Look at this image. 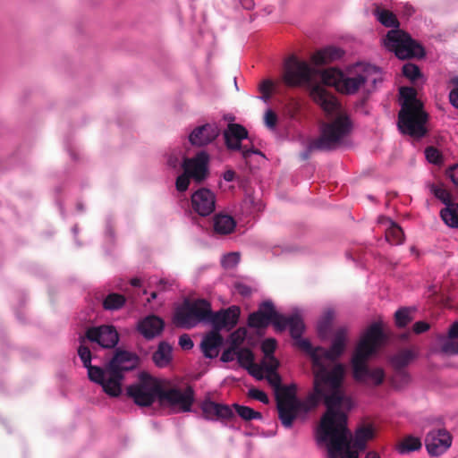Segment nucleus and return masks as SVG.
<instances>
[{
	"instance_id": "1",
	"label": "nucleus",
	"mask_w": 458,
	"mask_h": 458,
	"mask_svg": "<svg viewBox=\"0 0 458 458\" xmlns=\"http://www.w3.org/2000/svg\"><path fill=\"white\" fill-rule=\"evenodd\" d=\"M281 324L284 327L276 331L281 333L289 327L295 344L310 357L314 376V393L310 400L313 405L318 404L321 400L327 404L329 411L323 420V427H326L332 416V406L342 400L338 389L344 383L346 370L345 366L338 360L346 349L348 328L346 327L337 328L330 347L327 349L322 346L313 347L308 339L301 338L305 326L299 315L290 317L283 315Z\"/></svg>"
},
{
	"instance_id": "2",
	"label": "nucleus",
	"mask_w": 458,
	"mask_h": 458,
	"mask_svg": "<svg viewBox=\"0 0 458 458\" xmlns=\"http://www.w3.org/2000/svg\"><path fill=\"white\" fill-rule=\"evenodd\" d=\"M343 384L338 392L342 400L332 406V416L326 427L323 420L329 411L327 404L324 402L327 411L320 420L317 429V441L325 444L327 449V458H359V451H363L368 441L374 437V428L370 424L359 426L354 437L347 428L346 411L352 408V400L343 392Z\"/></svg>"
},
{
	"instance_id": "3",
	"label": "nucleus",
	"mask_w": 458,
	"mask_h": 458,
	"mask_svg": "<svg viewBox=\"0 0 458 458\" xmlns=\"http://www.w3.org/2000/svg\"><path fill=\"white\" fill-rule=\"evenodd\" d=\"M78 355L88 370L89 380L100 385L104 393L110 397L121 395L124 373L136 369L140 362L135 353L116 349L112 359L104 367L93 366L91 352L84 345V339L78 348Z\"/></svg>"
},
{
	"instance_id": "4",
	"label": "nucleus",
	"mask_w": 458,
	"mask_h": 458,
	"mask_svg": "<svg viewBox=\"0 0 458 458\" xmlns=\"http://www.w3.org/2000/svg\"><path fill=\"white\" fill-rule=\"evenodd\" d=\"M126 394L140 407H149L158 399L161 403L178 406L182 412L190 411L194 401V393L191 387L184 392L175 388L165 389L158 378L147 372H140L137 381L126 387Z\"/></svg>"
},
{
	"instance_id": "5",
	"label": "nucleus",
	"mask_w": 458,
	"mask_h": 458,
	"mask_svg": "<svg viewBox=\"0 0 458 458\" xmlns=\"http://www.w3.org/2000/svg\"><path fill=\"white\" fill-rule=\"evenodd\" d=\"M375 71L372 65L357 64L347 73L337 68L325 69L320 77L325 85L335 87L342 94L352 95L369 80Z\"/></svg>"
},
{
	"instance_id": "6",
	"label": "nucleus",
	"mask_w": 458,
	"mask_h": 458,
	"mask_svg": "<svg viewBox=\"0 0 458 458\" xmlns=\"http://www.w3.org/2000/svg\"><path fill=\"white\" fill-rule=\"evenodd\" d=\"M268 374V382L275 388L278 418L284 428H290L300 412H306L309 408L297 397L294 385L282 386L281 377L277 373Z\"/></svg>"
},
{
	"instance_id": "7",
	"label": "nucleus",
	"mask_w": 458,
	"mask_h": 458,
	"mask_svg": "<svg viewBox=\"0 0 458 458\" xmlns=\"http://www.w3.org/2000/svg\"><path fill=\"white\" fill-rule=\"evenodd\" d=\"M320 134L310 141L305 158L313 151H332L339 148L352 131V122L346 114H340L333 121L322 123Z\"/></svg>"
},
{
	"instance_id": "8",
	"label": "nucleus",
	"mask_w": 458,
	"mask_h": 458,
	"mask_svg": "<svg viewBox=\"0 0 458 458\" xmlns=\"http://www.w3.org/2000/svg\"><path fill=\"white\" fill-rule=\"evenodd\" d=\"M211 303L206 299H185L175 309L173 322L177 327L191 329L199 323H208Z\"/></svg>"
},
{
	"instance_id": "9",
	"label": "nucleus",
	"mask_w": 458,
	"mask_h": 458,
	"mask_svg": "<svg viewBox=\"0 0 458 458\" xmlns=\"http://www.w3.org/2000/svg\"><path fill=\"white\" fill-rule=\"evenodd\" d=\"M383 42L385 47L399 59L421 58L425 55L423 47L399 28L390 30Z\"/></svg>"
},
{
	"instance_id": "10",
	"label": "nucleus",
	"mask_w": 458,
	"mask_h": 458,
	"mask_svg": "<svg viewBox=\"0 0 458 458\" xmlns=\"http://www.w3.org/2000/svg\"><path fill=\"white\" fill-rule=\"evenodd\" d=\"M428 120V114L424 111L423 107L417 108L405 105L402 107L398 114V129L400 131L408 135L414 140L424 138L428 130L426 123Z\"/></svg>"
},
{
	"instance_id": "11",
	"label": "nucleus",
	"mask_w": 458,
	"mask_h": 458,
	"mask_svg": "<svg viewBox=\"0 0 458 458\" xmlns=\"http://www.w3.org/2000/svg\"><path fill=\"white\" fill-rule=\"evenodd\" d=\"M386 336L383 332L380 322L372 323L365 330L358 343L353 356L356 359L370 358L386 341Z\"/></svg>"
},
{
	"instance_id": "12",
	"label": "nucleus",
	"mask_w": 458,
	"mask_h": 458,
	"mask_svg": "<svg viewBox=\"0 0 458 458\" xmlns=\"http://www.w3.org/2000/svg\"><path fill=\"white\" fill-rule=\"evenodd\" d=\"M313 71L305 61L291 55L285 60L283 81L288 87L293 88L311 81Z\"/></svg>"
},
{
	"instance_id": "13",
	"label": "nucleus",
	"mask_w": 458,
	"mask_h": 458,
	"mask_svg": "<svg viewBox=\"0 0 458 458\" xmlns=\"http://www.w3.org/2000/svg\"><path fill=\"white\" fill-rule=\"evenodd\" d=\"M283 315L276 310L271 301H265L259 304V309L250 313L248 318V326L252 328L264 329L272 324L276 329H282L284 325Z\"/></svg>"
},
{
	"instance_id": "14",
	"label": "nucleus",
	"mask_w": 458,
	"mask_h": 458,
	"mask_svg": "<svg viewBox=\"0 0 458 458\" xmlns=\"http://www.w3.org/2000/svg\"><path fill=\"white\" fill-rule=\"evenodd\" d=\"M249 132L246 128L239 123H228L224 131L225 144L229 150H240L243 158H248L252 154H261L259 149L251 145H242V140L248 139Z\"/></svg>"
},
{
	"instance_id": "15",
	"label": "nucleus",
	"mask_w": 458,
	"mask_h": 458,
	"mask_svg": "<svg viewBox=\"0 0 458 458\" xmlns=\"http://www.w3.org/2000/svg\"><path fill=\"white\" fill-rule=\"evenodd\" d=\"M84 339V345L86 341L97 343L103 348L112 349L116 346L119 342V334L113 326L102 325L99 327H89L84 336L80 337V346L81 340Z\"/></svg>"
},
{
	"instance_id": "16",
	"label": "nucleus",
	"mask_w": 458,
	"mask_h": 458,
	"mask_svg": "<svg viewBox=\"0 0 458 458\" xmlns=\"http://www.w3.org/2000/svg\"><path fill=\"white\" fill-rule=\"evenodd\" d=\"M208 164L209 155L202 150L193 157H183L182 168L195 182L201 183L209 175Z\"/></svg>"
},
{
	"instance_id": "17",
	"label": "nucleus",
	"mask_w": 458,
	"mask_h": 458,
	"mask_svg": "<svg viewBox=\"0 0 458 458\" xmlns=\"http://www.w3.org/2000/svg\"><path fill=\"white\" fill-rule=\"evenodd\" d=\"M369 358L356 359L352 358V373L356 381L360 383H368L369 380L374 386L381 385L385 380V371L381 368L369 369L367 361Z\"/></svg>"
},
{
	"instance_id": "18",
	"label": "nucleus",
	"mask_w": 458,
	"mask_h": 458,
	"mask_svg": "<svg viewBox=\"0 0 458 458\" xmlns=\"http://www.w3.org/2000/svg\"><path fill=\"white\" fill-rule=\"evenodd\" d=\"M453 437L445 428L430 430L425 437V446L432 456L445 453L452 445Z\"/></svg>"
},
{
	"instance_id": "19",
	"label": "nucleus",
	"mask_w": 458,
	"mask_h": 458,
	"mask_svg": "<svg viewBox=\"0 0 458 458\" xmlns=\"http://www.w3.org/2000/svg\"><path fill=\"white\" fill-rule=\"evenodd\" d=\"M240 314V308L234 305L216 312L211 310L208 323L218 332L224 328L230 330L237 325Z\"/></svg>"
},
{
	"instance_id": "20",
	"label": "nucleus",
	"mask_w": 458,
	"mask_h": 458,
	"mask_svg": "<svg viewBox=\"0 0 458 458\" xmlns=\"http://www.w3.org/2000/svg\"><path fill=\"white\" fill-rule=\"evenodd\" d=\"M193 210L201 216L210 215L216 208V196L207 188L194 191L191 198Z\"/></svg>"
},
{
	"instance_id": "21",
	"label": "nucleus",
	"mask_w": 458,
	"mask_h": 458,
	"mask_svg": "<svg viewBox=\"0 0 458 458\" xmlns=\"http://www.w3.org/2000/svg\"><path fill=\"white\" fill-rule=\"evenodd\" d=\"M202 416L208 420H229L234 417L232 408L227 404L217 403L210 399L200 404Z\"/></svg>"
},
{
	"instance_id": "22",
	"label": "nucleus",
	"mask_w": 458,
	"mask_h": 458,
	"mask_svg": "<svg viewBox=\"0 0 458 458\" xmlns=\"http://www.w3.org/2000/svg\"><path fill=\"white\" fill-rule=\"evenodd\" d=\"M310 98L318 104L327 115H333L339 108L336 98L321 85H315L310 92Z\"/></svg>"
},
{
	"instance_id": "23",
	"label": "nucleus",
	"mask_w": 458,
	"mask_h": 458,
	"mask_svg": "<svg viewBox=\"0 0 458 458\" xmlns=\"http://www.w3.org/2000/svg\"><path fill=\"white\" fill-rule=\"evenodd\" d=\"M136 328L145 339L151 340L162 334L165 321L160 317L151 314L140 319Z\"/></svg>"
},
{
	"instance_id": "24",
	"label": "nucleus",
	"mask_w": 458,
	"mask_h": 458,
	"mask_svg": "<svg viewBox=\"0 0 458 458\" xmlns=\"http://www.w3.org/2000/svg\"><path fill=\"white\" fill-rule=\"evenodd\" d=\"M219 135V129L216 124L206 123L196 127L189 135V141L192 146L203 147L213 142Z\"/></svg>"
},
{
	"instance_id": "25",
	"label": "nucleus",
	"mask_w": 458,
	"mask_h": 458,
	"mask_svg": "<svg viewBox=\"0 0 458 458\" xmlns=\"http://www.w3.org/2000/svg\"><path fill=\"white\" fill-rule=\"evenodd\" d=\"M224 338L220 332L212 329L200 344L201 351L206 358L213 359L218 355V349L223 344Z\"/></svg>"
},
{
	"instance_id": "26",
	"label": "nucleus",
	"mask_w": 458,
	"mask_h": 458,
	"mask_svg": "<svg viewBox=\"0 0 458 458\" xmlns=\"http://www.w3.org/2000/svg\"><path fill=\"white\" fill-rule=\"evenodd\" d=\"M344 51L335 46H328L316 51L310 57L315 65H325L341 59Z\"/></svg>"
},
{
	"instance_id": "27",
	"label": "nucleus",
	"mask_w": 458,
	"mask_h": 458,
	"mask_svg": "<svg viewBox=\"0 0 458 458\" xmlns=\"http://www.w3.org/2000/svg\"><path fill=\"white\" fill-rule=\"evenodd\" d=\"M237 360L241 367L246 369L249 373L256 377H261L259 375L260 369L254 363V354L249 348H241L237 351Z\"/></svg>"
},
{
	"instance_id": "28",
	"label": "nucleus",
	"mask_w": 458,
	"mask_h": 458,
	"mask_svg": "<svg viewBox=\"0 0 458 458\" xmlns=\"http://www.w3.org/2000/svg\"><path fill=\"white\" fill-rule=\"evenodd\" d=\"M236 226L234 218L225 214H216L213 218V228L216 233L226 235L233 232Z\"/></svg>"
},
{
	"instance_id": "29",
	"label": "nucleus",
	"mask_w": 458,
	"mask_h": 458,
	"mask_svg": "<svg viewBox=\"0 0 458 458\" xmlns=\"http://www.w3.org/2000/svg\"><path fill=\"white\" fill-rule=\"evenodd\" d=\"M416 356V352L412 350L403 349L390 358V363L395 370L400 371L408 366Z\"/></svg>"
},
{
	"instance_id": "30",
	"label": "nucleus",
	"mask_w": 458,
	"mask_h": 458,
	"mask_svg": "<svg viewBox=\"0 0 458 458\" xmlns=\"http://www.w3.org/2000/svg\"><path fill=\"white\" fill-rule=\"evenodd\" d=\"M152 360L159 368L167 366L172 360V347L166 342H160L157 351L152 355Z\"/></svg>"
},
{
	"instance_id": "31",
	"label": "nucleus",
	"mask_w": 458,
	"mask_h": 458,
	"mask_svg": "<svg viewBox=\"0 0 458 458\" xmlns=\"http://www.w3.org/2000/svg\"><path fill=\"white\" fill-rule=\"evenodd\" d=\"M374 15L385 27L398 29L400 26V22L395 14L389 10L381 9L379 6H377L374 10Z\"/></svg>"
},
{
	"instance_id": "32",
	"label": "nucleus",
	"mask_w": 458,
	"mask_h": 458,
	"mask_svg": "<svg viewBox=\"0 0 458 458\" xmlns=\"http://www.w3.org/2000/svg\"><path fill=\"white\" fill-rule=\"evenodd\" d=\"M421 441L419 437L414 436L404 437L397 445L396 450L401 454H409L411 452L418 451L421 448Z\"/></svg>"
},
{
	"instance_id": "33",
	"label": "nucleus",
	"mask_w": 458,
	"mask_h": 458,
	"mask_svg": "<svg viewBox=\"0 0 458 458\" xmlns=\"http://www.w3.org/2000/svg\"><path fill=\"white\" fill-rule=\"evenodd\" d=\"M443 221L451 227H458V204L449 203L440 212Z\"/></svg>"
},
{
	"instance_id": "34",
	"label": "nucleus",
	"mask_w": 458,
	"mask_h": 458,
	"mask_svg": "<svg viewBox=\"0 0 458 458\" xmlns=\"http://www.w3.org/2000/svg\"><path fill=\"white\" fill-rule=\"evenodd\" d=\"M126 302L124 295L112 293L106 295L103 301V308L106 310H118L122 309Z\"/></svg>"
},
{
	"instance_id": "35",
	"label": "nucleus",
	"mask_w": 458,
	"mask_h": 458,
	"mask_svg": "<svg viewBox=\"0 0 458 458\" xmlns=\"http://www.w3.org/2000/svg\"><path fill=\"white\" fill-rule=\"evenodd\" d=\"M335 318V311L331 309L327 310L318 322V333L322 338L326 337L331 328Z\"/></svg>"
},
{
	"instance_id": "36",
	"label": "nucleus",
	"mask_w": 458,
	"mask_h": 458,
	"mask_svg": "<svg viewBox=\"0 0 458 458\" xmlns=\"http://www.w3.org/2000/svg\"><path fill=\"white\" fill-rule=\"evenodd\" d=\"M404 238L402 228L393 221H390L389 227L386 230V240L392 245L403 243Z\"/></svg>"
},
{
	"instance_id": "37",
	"label": "nucleus",
	"mask_w": 458,
	"mask_h": 458,
	"mask_svg": "<svg viewBox=\"0 0 458 458\" xmlns=\"http://www.w3.org/2000/svg\"><path fill=\"white\" fill-rule=\"evenodd\" d=\"M233 407L234 408L237 414L246 421L262 419V414L259 411H256L255 410L249 406H243L238 403H234Z\"/></svg>"
},
{
	"instance_id": "38",
	"label": "nucleus",
	"mask_w": 458,
	"mask_h": 458,
	"mask_svg": "<svg viewBox=\"0 0 458 458\" xmlns=\"http://www.w3.org/2000/svg\"><path fill=\"white\" fill-rule=\"evenodd\" d=\"M400 94L403 98V103L402 107H404L405 105H410L411 106H416L417 108L423 107L422 103L416 98V91L412 88H401Z\"/></svg>"
},
{
	"instance_id": "39",
	"label": "nucleus",
	"mask_w": 458,
	"mask_h": 458,
	"mask_svg": "<svg viewBox=\"0 0 458 458\" xmlns=\"http://www.w3.org/2000/svg\"><path fill=\"white\" fill-rule=\"evenodd\" d=\"M395 324L399 327H406L411 320V310L408 308H401L394 314Z\"/></svg>"
},
{
	"instance_id": "40",
	"label": "nucleus",
	"mask_w": 458,
	"mask_h": 458,
	"mask_svg": "<svg viewBox=\"0 0 458 458\" xmlns=\"http://www.w3.org/2000/svg\"><path fill=\"white\" fill-rule=\"evenodd\" d=\"M456 338H451L449 335L442 338L441 351L448 355L458 354V342Z\"/></svg>"
},
{
	"instance_id": "41",
	"label": "nucleus",
	"mask_w": 458,
	"mask_h": 458,
	"mask_svg": "<svg viewBox=\"0 0 458 458\" xmlns=\"http://www.w3.org/2000/svg\"><path fill=\"white\" fill-rule=\"evenodd\" d=\"M403 74L404 77L409 79L411 81H415L420 79L422 74L418 65L407 63L403 66Z\"/></svg>"
},
{
	"instance_id": "42",
	"label": "nucleus",
	"mask_w": 458,
	"mask_h": 458,
	"mask_svg": "<svg viewBox=\"0 0 458 458\" xmlns=\"http://www.w3.org/2000/svg\"><path fill=\"white\" fill-rule=\"evenodd\" d=\"M246 336L247 330L244 327H239L229 336L230 346L240 349L239 347L243 344Z\"/></svg>"
},
{
	"instance_id": "43",
	"label": "nucleus",
	"mask_w": 458,
	"mask_h": 458,
	"mask_svg": "<svg viewBox=\"0 0 458 458\" xmlns=\"http://www.w3.org/2000/svg\"><path fill=\"white\" fill-rule=\"evenodd\" d=\"M425 156L426 159L434 165H441L444 160L442 153L433 146L426 148Z\"/></svg>"
},
{
	"instance_id": "44",
	"label": "nucleus",
	"mask_w": 458,
	"mask_h": 458,
	"mask_svg": "<svg viewBox=\"0 0 458 458\" xmlns=\"http://www.w3.org/2000/svg\"><path fill=\"white\" fill-rule=\"evenodd\" d=\"M431 191L436 196V198L440 199L446 206L449 203H453L451 200L450 193L445 188L433 184L431 186Z\"/></svg>"
},
{
	"instance_id": "45",
	"label": "nucleus",
	"mask_w": 458,
	"mask_h": 458,
	"mask_svg": "<svg viewBox=\"0 0 458 458\" xmlns=\"http://www.w3.org/2000/svg\"><path fill=\"white\" fill-rule=\"evenodd\" d=\"M261 365L262 369L267 373H276L279 362L275 356H267Z\"/></svg>"
},
{
	"instance_id": "46",
	"label": "nucleus",
	"mask_w": 458,
	"mask_h": 458,
	"mask_svg": "<svg viewBox=\"0 0 458 458\" xmlns=\"http://www.w3.org/2000/svg\"><path fill=\"white\" fill-rule=\"evenodd\" d=\"M240 261V255L237 252H231L224 256L222 265L225 268L234 267Z\"/></svg>"
},
{
	"instance_id": "47",
	"label": "nucleus",
	"mask_w": 458,
	"mask_h": 458,
	"mask_svg": "<svg viewBox=\"0 0 458 458\" xmlns=\"http://www.w3.org/2000/svg\"><path fill=\"white\" fill-rule=\"evenodd\" d=\"M278 117L277 114L271 109H267L264 114L265 125L269 130H275L277 124Z\"/></svg>"
},
{
	"instance_id": "48",
	"label": "nucleus",
	"mask_w": 458,
	"mask_h": 458,
	"mask_svg": "<svg viewBox=\"0 0 458 458\" xmlns=\"http://www.w3.org/2000/svg\"><path fill=\"white\" fill-rule=\"evenodd\" d=\"M191 178L186 174V173L183 171L182 174H180L175 181V187L176 190L180 192H183L188 190L190 185V180Z\"/></svg>"
},
{
	"instance_id": "49",
	"label": "nucleus",
	"mask_w": 458,
	"mask_h": 458,
	"mask_svg": "<svg viewBox=\"0 0 458 458\" xmlns=\"http://www.w3.org/2000/svg\"><path fill=\"white\" fill-rule=\"evenodd\" d=\"M273 86L274 84L270 80H265L260 83L259 91L262 94L261 98L264 101H267L271 98Z\"/></svg>"
},
{
	"instance_id": "50",
	"label": "nucleus",
	"mask_w": 458,
	"mask_h": 458,
	"mask_svg": "<svg viewBox=\"0 0 458 458\" xmlns=\"http://www.w3.org/2000/svg\"><path fill=\"white\" fill-rule=\"evenodd\" d=\"M276 348V341L273 338L266 339L261 345L265 357L274 356L273 353Z\"/></svg>"
},
{
	"instance_id": "51",
	"label": "nucleus",
	"mask_w": 458,
	"mask_h": 458,
	"mask_svg": "<svg viewBox=\"0 0 458 458\" xmlns=\"http://www.w3.org/2000/svg\"><path fill=\"white\" fill-rule=\"evenodd\" d=\"M249 396L258 400L265 404H267L269 403V399L267 395V394L259 389L257 388H250L248 393Z\"/></svg>"
},
{
	"instance_id": "52",
	"label": "nucleus",
	"mask_w": 458,
	"mask_h": 458,
	"mask_svg": "<svg viewBox=\"0 0 458 458\" xmlns=\"http://www.w3.org/2000/svg\"><path fill=\"white\" fill-rule=\"evenodd\" d=\"M237 351L238 349L229 346L227 349H225L221 355L220 360L223 362H230L234 360L235 355L237 356Z\"/></svg>"
},
{
	"instance_id": "53",
	"label": "nucleus",
	"mask_w": 458,
	"mask_h": 458,
	"mask_svg": "<svg viewBox=\"0 0 458 458\" xmlns=\"http://www.w3.org/2000/svg\"><path fill=\"white\" fill-rule=\"evenodd\" d=\"M286 109L290 118L294 119L301 110V105L295 100H291L287 105Z\"/></svg>"
},
{
	"instance_id": "54",
	"label": "nucleus",
	"mask_w": 458,
	"mask_h": 458,
	"mask_svg": "<svg viewBox=\"0 0 458 458\" xmlns=\"http://www.w3.org/2000/svg\"><path fill=\"white\" fill-rule=\"evenodd\" d=\"M179 345L183 350H191L194 344L189 335L183 334L179 338Z\"/></svg>"
},
{
	"instance_id": "55",
	"label": "nucleus",
	"mask_w": 458,
	"mask_h": 458,
	"mask_svg": "<svg viewBox=\"0 0 458 458\" xmlns=\"http://www.w3.org/2000/svg\"><path fill=\"white\" fill-rule=\"evenodd\" d=\"M430 326L428 322L425 321H417L413 325V332L417 335L422 334L429 329Z\"/></svg>"
},
{
	"instance_id": "56",
	"label": "nucleus",
	"mask_w": 458,
	"mask_h": 458,
	"mask_svg": "<svg viewBox=\"0 0 458 458\" xmlns=\"http://www.w3.org/2000/svg\"><path fill=\"white\" fill-rule=\"evenodd\" d=\"M447 175L453 183L458 188V164L449 168Z\"/></svg>"
},
{
	"instance_id": "57",
	"label": "nucleus",
	"mask_w": 458,
	"mask_h": 458,
	"mask_svg": "<svg viewBox=\"0 0 458 458\" xmlns=\"http://www.w3.org/2000/svg\"><path fill=\"white\" fill-rule=\"evenodd\" d=\"M235 289L237 290L238 293H240L242 296H249L251 293V289L250 286L238 283L235 284Z\"/></svg>"
},
{
	"instance_id": "58",
	"label": "nucleus",
	"mask_w": 458,
	"mask_h": 458,
	"mask_svg": "<svg viewBox=\"0 0 458 458\" xmlns=\"http://www.w3.org/2000/svg\"><path fill=\"white\" fill-rule=\"evenodd\" d=\"M450 103L458 109V88L453 89L449 93Z\"/></svg>"
},
{
	"instance_id": "59",
	"label": "nucleus",
	"mask_w": 458,
	"mask_h": 458,
	"mask_svg": "<svg viewBox=\"0 0 458 458\" xmlns=\"http://www.w3.org/2000/svg\"><path fill=\"white\" fill-rule=\"evenodd\" d=\"M179 157L176 154H171L167 159V165L172 168H176L179 165Z\"/></svg>"
},
{
	"instance_id": "60",
	"label": "nucleus",
	"mask_w": 458,
	"mask_h": 458,
	"mask_svg": "<svg viewBox=\"0 0 458 458\" xmlns=\"http://www.w3.org/2000/svg\"><path fill=\"white\" fill-rule=\"evenodd\" d=\"M449 336L458 339V321L454 322L449 328Z\"/></svg>"
},
{
	"instance_id": "61",
	"label": "nucleus",
	"mask_w": 458,
	"mask_h": 458,
	"mask_svg": "<svg viewBox=\"0 0 458 458\" xmlns=\"http://www.w3.org/2000/svg\"><path fill=\"white\" fill-rule=\"evenodd\" d=\"M234 177H235V173L233 170H227L224 174V179L226 182H233L234 180Z\"/></svg>"
},
{
	"instance_id": "62",
	"label": "nucleus",
	"mask_w": 458,
	"mask_h": 458,
	"mask_svg": "<svg viewBox=\"0 0 458 458\" xmlns=\"http://www.w3.org/2000/svg\"><path fill=\"white\" fill-rule=\"evenodd\" d=\"M241 4L243 8L250 10L254 7V1L253 0H240Z\"/></svg>"
},
{
	"instance_id": "63",
	"label": "nucleus",
	"mask_w": 458,
	"mask_h": 458,
	"mask_svg": "<svg viewBox=\"0 0 458 458\" xmlns=\"http://www.w3.org/2000/svg\"><path fill=\"white\" fill-rule=\"evenodd\" d=\"M365 458H380V456L377 453L369 451L367 453Z\"/></svg>"
},
{
	"instance_id": "64",
	"label": "nucleus",
	"mask_w": 458,
	"mask_h": 458,
	"mask_svg": "<svg viewBox=\"0 0 458 458\" xmlns=\"http://www.w3.org/2000/svg\"><path fill=\"white\" fill-rule=\"evenodd\" d=\"M131 284L132 286H140V280L139 278H133L131 280Z\"/></svg>"
}]
</instances>
